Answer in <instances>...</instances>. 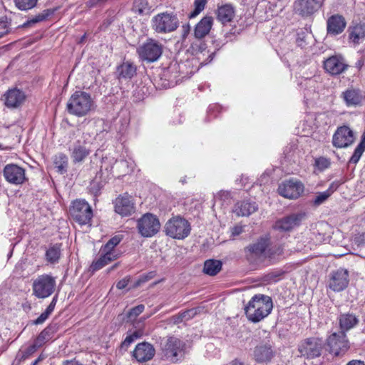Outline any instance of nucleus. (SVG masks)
Masks as SVG:
<instances>
[{
    "instance_id": "obj_1",
    "label": "nucleus",
    "mask_w": 365,
    "mask_h": 365,
    "mask_svg": "<svg viewBox=\"0 0 365 365\" xmlns=\"http://www.w3.org/2000/svg\"><path fill=\"white\" fill-rule=\"evenodd\" d=\"M273 308L272 298L267 295L258 294L253 296L245 307L247 319L257 323L267 317Z\"/></svg>"
},
{
    "instance_id": "obj_2",
    "label": "nucleus",
    "mask_w": 365,
    "mask_h": 365,
    "mask_svg": "<svg viewBox=\"0 0 365 365\" xmlns=\"http://www.w3.org/2000/svg\"><path fill=\"white\" fill-rule=\"evenodd\" d=\"M162 358L171 363L182 361L187 353L186 343L180 339L170 336L164 338L160 342Z\"/></svg>"
},
{
    "instance_id": "obj_3",
    "label": "nucleus",
    "mask_w": 365,
    "mask_h": 365,
    "mask_svg": "<svg viewBox=\"0 0 365 365\" xmlns=\"http://www.w3.org/2000/svg\"><path fill=\"white\" fill-rule=\"evenodd\" d=\"M96 105L91 96L82 91H75L69 98L66 109L69 114L84 117L95 110Z\"/></svg>"
},
{
    "instance_id": "obj_4",
    "label": "nucleus",
    "mask_w": 365,
    "mask_h": 365,
    "mask_svg": "<svg viewBox=\"0 0 365 365\" xmlns=\"http://www.w3.org/2000/svg\"><path fill=\"white\" fill-rule=\"evenodd\" d=\"M69 214L72 220L81 226L91 225L93 210L85 200L77 199L72 201Z\"/></svg>"
},
{
    "instance_id": "obj_5",
    "label": "nucleus",
    "mask_w": 365,
    "mask_h": 365,
    "mask_svg": "<svg viewBox=\"0 0 365 365\" xmlns=\"http://www.w3.org/2000/svg\"><path fill=\"white\" fill-rule=\"evenodd\" d=\"M269 245L270 237L269 235H264L259 237L255 243L247 246L245 250L256 257L264 256L269 258H272L274 255H279L282 253V248L281 247L269 248Z\"/></svg>"
},
{
    "instance_id": "obj_6",
    "label": "nucleus",
    "mask_w": 365,
    "mask_h": 365,
    "mask_svg": "<svg viewBox=\"0 0 365 365\" xmlns=\"http://www.w3.org/2000/svg\"><path fill=\"white\" fill-rule=\"evenodd\" d=\"M191 231L190 224L180 216L170 218L165 224V232L172 238L182 240L187 237Z\"/></svg>"
},
{
    "instance_id": "obj_7",
    "label": "nucleus",
    "mask_w": 365,
    "mask_h": 365,
    "mask_svg": "<svg viewBox=\"0 0 365 365\" xmlns=\"http://www.w3.org/2000/svg\"><path fill=\"white\" fill-rule=\"evenodd\" d=\"M152 23L153 29L158 34L173 32L179 26L178 16L168 12L157 14L153 18Z\"/></svg>"
},
{
    "instance_id": "obj_8",
    "label": "nucleus",
    "mask_w": 365,
    "mask_h": 365,
    "mask_svg": "<svg viewBox=\"0 0 365 365\" xmlns=\"http://www.w3.org/2000/svg\"><path fill=\"white\" fill-rule=\"evenodd\" d=\"M137 53L140 60L155 62L163 53V45L156 40L149 38L137 48Z\"/></svg>"
},
{
    "instance_id": "obj_9",
    "label": "nucleus",
    "mask_w": 365,
    "mask_h": 365,
    "mask_svg": "<svg viewBox=\"0 0 365 365\" xmlns=\"http://www.w3.org/2000/svg\"><path fill=\"white\" fill-rule=\"evenodd\" d=\"M137 227L143 237H151L159 232L160 224L155 215L146 213L138 220Z\"/></svg>"
},
{
    "instance_id": "obj_10",
    "label": "nucleus",
    "mask_w": 365,
    "mask_h": 365,
    "mask_svg": "<svg viewBox=\"0 0 365 365\" xmlns=\"http://www.w3.org/2000/svg\"><path fill=\"white\" fill-rule=\"evenodd\" d=\"M329 351L335 356L344 355L349 349V342L344 331L331 334L327 339Z\"/></svg>"
},
{
    "instance_id": "obj_11",
    "label": "nucleus",
    "mask_w": 365,
    "mask_h": 365,
    "mask_svg": "<svg viewBox=\"0 0 365 365\" xmlns=\"http://www.w3.org/2000/svg\"><path fill=\"white\" fill-rule=\"evenodd\" d=\"M324 346L323 340L318 337H310L302 341L298 347L299 353L307 358H314L321 355Z\"/></svg>"
},
{
    "instance_id": "obj_12",
    "label": "nucleus",
    "mask_w": 365,
    "mask_h": 365,
    "mask_svg": "<svg viewBox=\"0 0 365 365\" xmlns=\"http://www.w3.org/2000/svg\"><path fill=\"white\" fill-rule=\"evenodd\" d=\"M304 185L299 180L290 179L283 182L278 187L279 194L288 199H297L304 192Z\"/></svg>"
},
{
    "instance_id": "obj_13",
    "label": "nucleus",
    "mask_w": 365,
    "mask_h": 365,
    "mask_svg": "<svg viewBox=\"0 0 365 365\" xmlns=\"http://www.w3.org/2000/svg\"><path fill=\"white\" fill-rule=\"evenodd\" d=\"M323 67L331 76H338L345 72L349 65L340 54L333 55L323 61Z\"/></svg>"
},
{
    "instance_id": "obj_14",
    "label": "nucleus",
    "mask_w": 365,
    "mask_h": 365,
    "mask_svg": "<svg viewBox=\"0 0 365 365\" xmlns=\"http://www.w3.org/2000/svg\"><path fill=\"white\" fill-rule=\"evenodd\" d=\"M320 6L321 4L318 0H294L293 11L302 18H309L313 16Z\"/></svg>"
},
{
    "instance_id": "obj_15",
    "label": "nucleus",
    "mask_w": 365,
    "mask_h": 365,
    "mask_svg": "<svg viewBox=\"0 0 365 365\" xmlns=\"http://www.w3.org/2000/svg\"><path fill=\"white\" fill-rule=\"evenodd\" d=\"M275 356L273 344L269 341L262 342L256 346L253 351L255 361L260 364L269 362Z\"/></svg>"
},
{
    "instance_id": "obj_16",
    "label": "nucleus",
    "mask_w": 365,
    "mask_h": 365,
    "mask_svg": "<svg viewBox=\"0 0 365 365\" xmlns=\"http://www.w3.org/2000/svg\"><path fill=\"white\" fill-rule=\"evenodd\" d=\"M354 141L353 131L348 126L338 128L332 139L334 146L339 148H346Z\"/></svg>"
},
{
    "instance_id": "obj_17",
    "label": "nucleus",
    "mask_w": 365,
    "mask_h": 365,
    "mask_svg": "<svg viewBox=\"0 0 365 365\" xmlns=\"http://www.w3.org/2000/svg\"><path fill=\"white\" fill-rule=\"evenodd\" d=\"M3 174L6 181L14 185L22 184L26 179L25 170L15 164L6 165Z\"/></svg>"
},
{
    "instance_id": "obj_18",
    "label": "nucleus",
    "mask_w": 365,
    "mask_h": 365,
    "mask_svg": "<svg viewBox=\"0 0 365 365\" xmlns=\"http://www.w3.org/2000/svg\"><path fill=\"white\" fill-rule=\"evenodd\" d=\"M349 282L348 271L340 268L331 273L329 287L334 292H341L348 286Z\"/></svg>"
},
{
    "instance_id": "obj_19",
    "label": "nucleus",
    "mask_w": 365,
    "mask_h": 365,
    "mask_svg": "<svg viewBox=\"0 0 365 365\" xmlns=\"http://www.w3.org/2000/svg\"><path fill=\"white\" fill-rule=\"evenodd\" d=\"M346 26L345 18L340 14H334L327 21V35L335 36L341 34Z\"/></svg>"
},
{
    "instance_id": "obj_20",
    "label": "nucleus",
    "mask_w": 365,
    "mask_h": 365,
    "mask_svg": "<svg viewBox=\"0 0 365 365\" xmlns=\"http://www.w3.org/2000/svg\"><path fill=\"white\" fill-rule=\"evenodd\" d=\"M115 211L122 216H128L134 212L135 207L131 197L127 194L118 196L115 202Z\"/></svg>"
},
{
    "instance_id": "obj_21",
    "label": "nucleus",
    "mask_w": 365,
    "mask_h": 365,
    "mask_svg": "<svg viewBox=\"0 0 365 365\" xmlns=\"http://www.w3.org/2000/svg\"><path fill=\"white\" fill-rule=\"evenodd\" d=\"M155 354V348L148 342L139 343L136 345L133 356L139 362L148 361L153 358Z\"/></svg>"
},
{
    "instance_id": "obj_22",
    "label": "nucleus",
    "mask_w": 365,
    "mask_h": 365,
    "mask_svg": "<svg viewBox=\"0 0 365 365\" xmlns=\"http://www.w3.org/2000/svg\"><path fill=\"white\" fill-rule=\"evenodd\" d=\"M304 217L303 213H294L276 222L274 227L280 231H289L299 225Z\"/></svg>"
},
{
    "instance_id": "obj_23",
    "label": "nucleus",
    "mask_w": 365,
    "mask_h": 365,
    "mask_svg": "<svg viewBox=\"0 0 365 365\" xmlns=\"http://www.w3.org/2000/svg\"><path fill=\"white\" fill-rule=\"evenodd\" d=\"M341 98L346 106L356 107L361 103L364 96L360 89L349 88L341 93Z\"/></svg>"
},
{
    "instance_id": "obj_24",
    "label": "nucleus",
    "mask_w": 365,
    "mask_h": 365,
    "mask_svg": "<svg viewBox=\"0 0 365 365\" xmlns=\"http://www.w3.org/2000/svg\"><path fill=\"white\" fill-rule=\"evenodd\" d=\"M4 103L9 108L20 106L26 99L25 93L17 88L9 90L4 95Z\"/></svg>"
},
{
    "instance_id": "obj_25",
    "label": "nucleus",
    "mask_w": 365,
    "mask_h": 365,
    "mask_svg": "<svg viewBox=\"0 0 365 365\" xmlns=\"http://www.w3.org/2000/svg\"><path fill=\"white\" fill-rule=\"evenodd\" d=\"M213 25V18L212 16L203 17L195 26L194 29V36L196 38L202 39L205 37L210 31Z\"/></svg>"
},
{
    "instance_id": "obj_26",
    "label": "nucleus",
    "mask_w": 365,
    "mask_h": 365,
    "mask_svg": "<svg viewBox=\"0 0 365 365\" xmlns=\"http://www.w3.org/2000/svg\"><path fill=\"white\" fill-rule=\"evenodd\" d=\"M217 19L222 24L232 21L235 16V8L229 4L218 6L216 11Z\"/></svg>"
},
{
    "instance_id": "obj_27",
    "label": "nucleus",
    "mask_w": 365,
    "mask_h": 365,
    "mask_svg": "<svg viewBox=\"0 0 365 365\" xmlns=\"http://www.w3.org/2000/svg\"><path fill=\"white\" fill-rule=\"evenodd\" d=\"M70 150L71 151V156L74 163L82 162L90 154V150L86 148V143L79 140L75 143Z\"/></svg>"
},
{
    "instance_id": "obj_28",
    "label": "nucleus",
    "mask_w": 365,
    "mask_h": 365,
    "mask_svg": "<svg viewBox=\"0 0 365 365\" xmlns=\"http://www.w3.org/2000/svg\"><path fill=\"white\" fill-rule=\"evenodd\" d=\"M257 210L255 202L242 201L235 205L234 212L238 216H249Z\"/></svg>"
},
{
    "instance_id": "obj_29",
    "label": "nucleus",
    "mask_w": 365,
    "mask_h": 365,
    "mask_svg": "<svg viewBox=\"0 0 365 365\" xmlns=\"http://www.w3.org/2000/svg\"><path fill=\"white\" fill-rule=\"evenodd\" d=\"M339 321L343 331L352 329L359 323V319L353 314H341Z\"/></svg>"
},
{
    "instance_id": "obj_30",
    "label": "nucleus",
    "mask_w": 365,
    "mask_h": 365,
    "mask_svg": "<svg viewBox=\"0 0 365 365\" xmlns=\"http://www.w3.org/2000/svg\"><path fill=\"white\" fill-rule=\"evenodd\" d=\"M222 263L217 259H207L204 263L203 272L210 276H215L222 269Z\"/></svg>"
},
{
    "instance_id": "obj_31",
    "label": "nucleus",
    "mask_w": 365,
    "mask_h": 365,
    "mask_svg": "<svg viewBox=\"0 0 365 365\" xmlns=\"http://www.w3.org/2000/svg\"><path fill=\"white\" fill-rule=\"evenodd\" d=\"M117 71L119 78H131L136 73V67L133 63L126 61L118 67Z\"/></svg>"
},
{
    "instance_id": "obj_32",
    "label": "nucleus",
    "mask_w": 365,
    "mask_h": 365,
    "mask_svg": "<svg viewBox=\"0 0 365 365\" xmlns=\"http://www.w3.org/2000/svg\"><path fill=\"white\" fill-rule=\"evenodd\" d=\"M365 37V24H358L349 28V39L354 43H359V41Z\"/></svg>"
},
{
    "instance_id": "obj_33",
    "label": "nucleus",
    "mask_w": 365,
    "mask_h": 365,
    "mask_svg": "<svg viewBox=\"0 0 365 365\" xmlns=\"http://www.w3.org/2000/svg\"><path fill=\"white\" fill-rule=\"evenodd\" d=\"M61 255V244L56 243L47 249V263L58 262Z\"/></svg>"
},
{
    "instance_id": "obj_34",
    "label": "nucleus",
    "mask_w": 365,
    "mask_h": 365,
    "mask_svg": "<svg viewBox=\"0 0 365 365\" xmlns=\"http://www.w3.org/2000/svg\"><path fill=\"white\" fill-rule=\"evenodd\" d=\"M34 294L38 298L46 297V277H38L33 283Z\"/></svg>"
},
{
    "instance_id": "obj_35",
    "label": "nucleus",
    "mask_w": 365,
    "mask_h": 365,
    "mask_svg": "<svg viewBox=\"0 0 365 365\" xmlns=\"http://www.w3.org/2000/svg\"><path fill=\"white\" fill-rule=\"evenodd\" d=\"M107 176H104L103 170L101 169L91 182V189L95 192H98L106 183Z\"/></svg>"
},
{
    "instance_id": "obj_36",
    "label": "nucleus",
    "mask_w": 365,
    "mask_h": 365,
    "mask_svg": "<svg viewBox=\"0 0 365 365\" xmlns=\"http://www.w3.org/2000/svg\"><path fill=\"white\" fill-rule=\"evenodd\" d=\"M151 7L149 6L147 0H136L133 6V11L140 15L148 14L150 12Z\"/></svg>"
},
{
    "instance_id": "obj_37",
    "label": "nucleus",
    "mask_w": 365,
    "mask_h": 365,
    "mask_svg": "<svg viewBox=\"0 0 365 365\" xmlns=\"http://www.w3.org/2000/svg\"><path fill=\"white\" fill-rule=\"evenodd\" d=\"M54 166L58 172L64 173L67 171L68 168V158L65 154L59 153L55 156Z\"/></svg>"
},
{
    "instance_id": "obj_38",
    "label": "nucleus",
    "mask_w": 365,
    "mask_h": 365,
    "mask_svg": "<svg viewBox=\"0 0 365 365\" xmlns=\"http://www.w3.org/2000/svg\"><path fill=\"white\" fill-rule=\"evenodd\" d=\"M336 190V187H334V184H331L330 187L325 191L318 193L316 196L314 203L316 205H319L326 201L329 197Z\"/></svg>"
},
{
    "instance_id": "obj_39",
    "label": "nucleus",
    "mask_w": 365,
    "mask_h": 365,
    "mask_svg": "<svg viewBox=\"0 0 365 365\" xmlns=\"http://www.w3.org/2000/svg\"><path fill=\"white\" fill-rule=\"evenodd\" d=\"M38 0H14L16 6L21 11H27L34 8Z\"/></svg>"
},
{
    "instance_id": "obj_40",
    "label": "nucleus",
    "mask_w": 365,
    "mask_h": 365,
    "mask_svg": "<svg viewBox=\"0 0 365 365\" xmlns=\"http://www.w3.org/2000/svg\"><path fill=\"white\" fill-rule=\"evenodd\" d=\"M141 336L139 331H135L132 334H128L125 339L121 342L120 348L127 350L129 346L137 339Z\"/></svg>"
},
{
    "instance_id": "obj_41",
    "label": "nucleus",
    "mask_w": 365,
    "mask_h": 365,
    "mask_svg": "<svg viewBox=\"0 0 365 365\" xmlns=\"http://www.w3.org/2000/svg\"><path fill=\"white\" fill-rule=\"evenodd\" d=\"M207 0H195L194 10L189 14V18L192 19L197 16L202 11L204 10Z\"/></svg>"
},
{
    "instance_id": "obj_42",
    "label": "nucleus",
    "mask_w": 365,
    "mask_h": 365,
    "mask_svg": "<svg viewBox=\"0 0 365 365\" xmlns=\"http://www.w3.org/2000/svg\"><path fill=\"white\" fill-rule=\"evenodd\" d=\"M331 165L330 159L325 157H319L315 159L314 160V166L319 170L323 171L328 168H329Z\"/></svg>"
},
{
    "instance_id": "obj_43",
    "label": "nucleus",
    "mask_w": 365,
    "mask_h": 365,
    "mask_svg": "<svg viewBox=\"0 0 365 365\" xmlns=\"http://www.w3.org/2000/svg\"><path fill=\"white\" fill-rule=\"evenodd\" d=\"M108 264V262L101 255V256L97 259L93 261L89 269L91 272H94L102 269Z\"/></svg>"
},
{
    "instance_id": "obj_44",
    "label": "nucleus",
    "mask_w": 365,
    "mask_h": 365,
    "mask_svg": "<svg viewBox=\"0 0 365 365\" xmlns=\"http://www.w3.org/2000/svg\"><path fill=\"white\" fill-rule=\"evenodd\" d=\"M364 150L365 145L360 143L355 148L354 152L349 160V163L356 164L359 160Z\"/></svg>"
},
{
    "instance_id": "obj_45",
    "label": "nucleus",
    "mask_w": 365,
    "mask_h": 365,
    "mask_svg": "<svg viewBox=\"0 0 365 365\" xmlns=\"http://www.w3.org/2000/svg\"><path fill=\"white\" fill-rule=\"evenodd\" d=\"M145 309V306L143 304H139L133 308H132L128 313V318L130 320L135 319L140 314H141Z\"/></svg>"
},
{
    "instance_id": "obj_46",
    "label": "nucleus",
    "mask_w": 365,
    "mask_h": 365,
    "mask_svg": "<svg viewBox=\"0 0 365 365\" xmlns=\"http://www.w3.org/2000/svg\"><path fill=\"white\" fill-rule=\"evenodd\" d=\"M101 255L105 258V259L108 262V264L118 258L120 256V252H100Z\"/></svg>"
},
{
    "instance_id": "obj_47",
    "label": "nucleus",
    "mask_w": 365,
    "mask_h": 365,
    "mask_svg": "<svg viewBox=\"0 0 365 365\" xmlns=\"http://www.w3.org/2000/svg\"><path fill=\"white\" fill-rule=\"evenodd\" d=\"M56 289L55 279L49 275H47V297L50 296L54 292Z\"/></svg>"
},
{
    "instance_id": "obj_48",
    "label": "nucleus",
    "mask_w": 365,
    "mask_h": 365,
    "mask_svg": "<svg viewBox=\"0 0 365 365\" xmlns=\"http://www.w3.org/2000/svg\"><path fill=\"white\" fill-rule=\"evenodd\" d=\"M46 343V331L43 330L35 340L34 344L37 347L43 346Z\"/></svg>"
},
{
    "instance_id": "obj_49",
    "label": "nucleus",
    "mask_w": 365,
    "mask_h": 365,
    "mask_svg": "<svg viewBox=\"0 0 365 365\" xmlns=\"http://www.w3.org/2000/svg\"><path fill=\"white\" fill-rule=\"evenodd\" d=\"M130 279H131V277L130 276H126L123 279L119 280L116 283L117 289H123L125 288L128 286V284H129Z\"/></svg>"
},
{
    "instance_id": "obj_50",
    "label": "nucleus",
    "mask_w": 365,
    "mask_h": 365,
    "mask_svg": "<svg viewBox=\"0 0 365 365\" xmlns=\"http://www.w3.org/2000/svg\"><path fill=\"white\" fill-rule=\"evenodd\" d=\"M195 314V312L194 310H187L180 313V317L187 321L192 319Z\"/></svg>"
},
{
    "instance_id": "obj_51",
    "label": "nucleus",
    "mask_w": 365,
    "mask_h": 365,
    "mask_svg": "<svg viewBox=\"0 0 365 365\" xmlns=\"http://www.w3.org/2000/svg\"><path fill=\"white\" fill-rule=\"evenodd\" d=\"M45 19H46V14H38V16L32 18L31 20L28 21L26 24H28V25L34 24L37 22L41 21L44 20Z\"/></svg>"
},
{
    "instance_id": "obj_52",
    "label": "nucleus",
    "mask_w": 365,
    "mask_h": 365,
    "mask_svg": "<svg viewBox=\"0 0 365 365\" xmlns=\"http://www.w3.org/2000/svg\"><path fill=\"white\" fill-rule=\"evenodd\" d=\"M190 25L189 24H186L182 26V38L185 39L188 34L190 32Z\"/></svg>"
},
{
    "instance_id": "obj_53",
    "label": "nucleus",
    "mask_w": 365,
    "mask_h": 365,
    "mask_svg": "<svg viewBox=\"0 0 365 365\" xmlns=\"http://www.w3.org/2000/svg\"><path fill=\"white\" fill-rule=\"evenodd\" d=\"M107 0H89L86 2V6L89 8L95 7L106 2Z\"/></svg>"
},
{
    "instance_id": "obj_54",
    "label": "nucleus",
    "mask_w": 365,
    "mask_h": 365,
    "mask_svg": "<svg viewBox=\"0 0 365 365\" xmlns=\"http://www.w3.org/2000/svg\"><path fill=\"white\" fill-rule=\"evenodd\" d=\"M106 251L110 252H119L118 250L115 249V247H113L111 245H110L108 242L106 245H104L103 246H102L100 250V252H106Z\"/></svg>"
},
{
    "instance_id": "obj_55",
    "label": "nucleus",
    "mask_w": 365,
    "mask_h": 365,
    "mask_svg": "<svg viewBox=\"0 0 365 365\" xmlns=\"http://www.w3.org/2000/svg\"><path fill=\"white\" fill-rule=\"evenodd\" d=\"M354 241L358 245H365V233H361L356 236Z\"/></svg>"
},
{
    "instance_id": "obj_56",
    "label": "nucleus",
    "mask_w": 365,
    "mask_h": 365,
    "mask_svg": "<svg viewBox=\"0 0 365 365\" xmlns=\"http://www.w3.org/2000/svg\"><path fill=\"white\" fill-rule=\"evenodd\" d=\"M57 298H58V295L56 294L53 297L52 302L50 303L48 307H47V316L53 310L56 303V301H57Z\"/></svg>"
},
{
    "instance_id": "obj_57",
    "label": "nucleus",
    "mask_w": 365,
    "mask_h": 365,
    "mask_svg": "<svg viewBox=\"0 0 365 365\" xmlns=\"http://www.w3.org/2000/svg\"><path fill=\"white\" fill-rule=\"evenodd\" d=\"M242 232H243V227L242 226H239V225L235 226L232 229V236H238Z\"/></svg>"
},
{
    "instance_id": "obj_58",
    "label": "nucleus",
    "mask_w": 365,
    "mask_h": 365,
    "mask_svg": "<svg viewBox=\"0 0 365 365\" xmlns=\"http://www.w3.org/2000/svg\"><path fill=\"white\" fill-rule=\"evenodd\" d=\"M46 321V312H42L41 314L34 321H33V324H43Z\"/></svg>"
},
{
    "instance_id": "obj_59",
    "label": "nucleus",
    "mask_w": 365,
    "mask_h": 365,
    "mask_svg": "<svg viewBox=\"0 0 365 365\" xmlns=\"http://www.w3.org/2000/svg\"><path fill=\"white\" fill-rule=\"evenodd\" d=\"M120 242V238L118 236H115L110 238L108 243L111 245L113 247H116Z\"/></svg>"
},
{
    "instance_id": "obj_60",
    "label": "nucleus",
    "mask_w": 365,
    "mask_h": 365,
    "mask_svg": "<svg viewBox=\"0 0 365 365\" xmlns=\"http://www.w3.org/2000/svg\"><path fill=\"white\" fill-rule=\"evenodd\" d=\"M37 349V347L33 344L32 346H29L25 354H24V357H26L29 355L33 354L36 350Z\"/></svg>"
},
{
    "instance_id": "obj_61",
    "label": "nucleus",
    "mask_w": 365,
    "mask_h": 365,
    "mask_svg": "<svg viewBox=\"0 0 365 365\" xmlns=\"http://www.w3.org/2000/svg\"><path fill=\"white\" fill-rule=\"evenodd\" d=\"M230 192H227V191H220L218 194H217V197H220V198H222V197H225L226 199H228L230 197Z\"/></svg>"
},
{
    "instance_id": "obj_62",
    "label": "nucleus",
    "mask_w": 365,
    "mask_h": 365,
    "mask_svg": "<svg viewBox=\"0 0 365 365\" xmlns=\"http://www.w3.org/2000/svg\"><path fill=\"white\" fill-rule=\"evenodd\" d=\"M173 322L175 324H178V323H180V322L185 321V319H183V318L180 317V313L178 315L174 316L173 317Z\"/></svg>"
},
{
    "instance_id": "obj_63",
    "label": "nucleus",
    "mask_w": 365,
    "mask_h": 365,
    "mask_svg": "<svg viewBox=\"0 0 365 365\" xmlns=\"http://www.w3.org/2000/svg\"><path fill=\"white\" fill-rule=\"evenodd\" d=\"M346 365H365V364L360 360H351Z\"/></svg>"
},
{
    "instance_id": "obj_64",
    "label": "nucleus",
    "mask_w": 365,
    "mask_h": 365,
    "mask_svg": "<svg viewBox=\"0 0 365 365\" xmlns=\"http://www.w3.org/2000/svg\"><path fill=\"white\" fill-rule=\"evenodd\" d=\"M63 365H81L78 361H66L63 363Z\"/></svg>"
}]
</instances>
